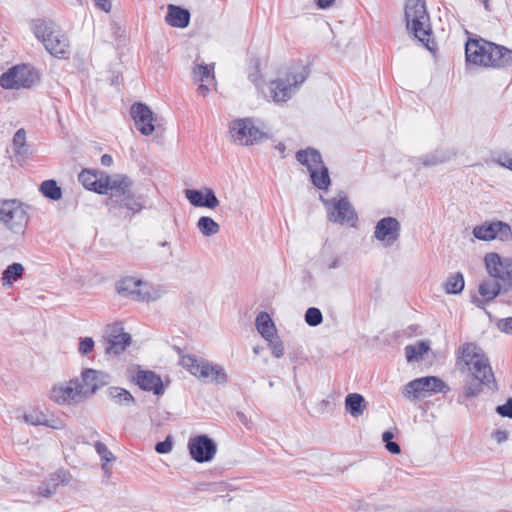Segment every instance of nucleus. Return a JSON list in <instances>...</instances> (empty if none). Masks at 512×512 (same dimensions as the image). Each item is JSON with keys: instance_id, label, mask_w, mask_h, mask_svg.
Returning <instances> with one entry per match:
<instances>
[{"instance_id": "f257e3e1", "label": "nucleus", "mask_w": 512, "mask_h": 512, "mask_svg": "<svg viewBox=\"0 0 512 512\" xmlns=\"http://www.w3.org/2000/svg\"><path fill=\"white\" fill-rule=\"evenodd\" d=\"M109 382L110 376L107 373L86 368L82 370L80 377L54 385L50 391V399L59 405H78Z\"/></svg>"}, {"instance_id": "f03ea898", "label": "nucleus", "mask_w": 512, "mask_h": 512, "mask_svg": "<svg viewBox=\"0 0 512 512\" xmlns=\"http://www.w3.org/2000/svg\"><path fill=\"white\" fill-rule=\"evenodd\" d=\"M133 181L126 175L117 174L113 176L112 186L106 205L109 210L126 209L132 215L140 213L147 208L148 197L144 194L132 191Z\"/></svg>"}, {"instance_id": "7ed1b4c3", "label": "nucleus", "mask_w": 512, "mask_h": 512, "mask_svg": "<svg viewBox=\"0 0 512 512\" xmlns=\"http://www.w3.org/2000/svg\"><path fill=\"white\" fill-rule=\"evenodd\" d=\"M309 68L302 62L290 65L285 73L268 84L269 98L276 104L289 101L306 81Z\"/></svg>"}, {"instance_id": "20e7f679", "label": "nucleus", "mask_w": 512, "mask_h": 512, "mask_svg": "<svg viewBox=\"0 0 512 512\" xmlns=\"http://www.w3.org/2000/svg\"><path fill=\"white\" fill-rule=\"evenodd\" d=\"M405 20L408 32L428 50L433 51L435 49V42L431 39L432 29L425 0H407Z\"/></svg>"}, {"instance_id": "39448f33", "label": "nucleus", "mask_w": 512, "mask_h": 512, "mask_svg": "<svg viewBox=\"0 0 512 512\" xmlns=\"http://www.w3.org/2000/svg\"><path fill=\"white\" fill-rule=\"evenodd\" d=\"M34 34L51 55L65 57L68 53V39L52 20H36L34 22Z\"/></svg>"}, {"instance_id": "423d86ee", "label": "nucleus", "mask_w": 512, "mask_h": 512, "mask_svg": "<svg viewBox=\"0 0 512 512\" xmlns=\"http://www.w3.org/2000/svg\"><path fill=\"white\" fill-rule=\"evenodd\" d=\"M30 207L18 199L0 200V223L14 234L23 235L30 220Z\"/></svg>"}, {"instance_id": "0eeeda50", "label": "nucleus", "mask_w": 512, "mask_h": 512, "mask_svg": "<svg viewBox=\"0 0 512 512\" xmlns=\"http://www.w3.org/2000/svg\"><path fill=\"white\" fill-rule=\"evenodd\" d=\"M180 364L193 376L202 381H211L216 384H225L227 382V374L220 365H213L204 358L197 357L192 354L183 355Z\"/></svg>"}, {"instance_id": "6e6552de", "label": "nucleus", "mask_w": 512, "mask_h": 512, "mask_svg": "<svg viewBox=\"0 0 512 512\" xmlns=\"http://www.w3.org/2000/svg\"><path fill=\"white\" fill-rule=\"evenodd\" d=\"M229 134L232 140L242 146L260 143L268 135L255 125L252 118L234 119L229 124Z\"/></svg>"}, {"instance_id": "1a4fd4ad", "label": "nucleus", "mask_w": 512, "mask_h": 512, "mask_svg": "<svg viewBox=\"0 0 512 512\" xmlns=\"http://www.w3.org/2000/svg\"><path fill=\"white\" fill-rule=\"evenodd\" d=\"M39 81L37 71L29 65H16L3 73L0 86L4 89L31 88Z\"/></svg>"}, {"instance_id": "9d476101", "label": "nucleus", "mask_w": 512, "mask_h": 512, "mask_svg": "<svg viewBox=\"0 0 512 512\" xmlns=\"http://www.w3.org/2000/svg\"><path fill=\"white\" fill-rule=\"evenodd\" d=\"M488 275L498 281L502 287H512V257H501L498 253H487L484 257Z\"/></svg>"}, {"instance_id": "9b49d317", "label": "nucleus", "mask_w": 512, "mask_h": 512, "mask_svg": "<svg viewBox=\"0 0 512 512\" xmlns=\"http://www.w3.org/2000/svg\"><path fill=\"white\" fill-rule=\"evenodd\" d=\"M116 291L119 295L134 301L149 302L155 300L147 283L131 276L121 278L116 283Z\"/></svg>"}, {"instance_id": "f8f14e48", "label": "nucleus", "mask_w": 512, "mask_h": 512, "mask_svg": "<svg viewBox=\"0 0 512 512\" xmlns=\"http://www.w3.org/2000/svg\"><path fill=\"white\" fill-rule=\"evenodd\" d=\"M449 387L446 383L438 377L428 376L414 379L404 386V396L410 398L418 397L421 392L429 393H446Z\"/></svg>"}, {"instance_id": "ddd939ff", "label": "nucleus", "mask_w": 512, "mask_h": 512, "mask_svg": "<svg viewBox=\"0 0 512 512\" xmlns=\"http://www.w3.org/2000/svg\"><path fill=\"white\" fill-rule=\"evenodd\" d=\"M188 449L191 458L198 463L211 461L217 451L214 441L206 435H198L190 438Z\"/></svg>"}, {"instance_id": "4468645a", "label": "nucleus", "mask_w": 512, "mask_h": 512, "mask_svg": "<svg viewBox=\"0 0 512 512\" xmlns=\"http://www.w3.org/2000/svg\"><path fill=\"white\" fill-rule=\"evenodd\" d=\"M328 218L330 221L355 226L357 214L346 197L332 199L328 207Z\"/></svg>"}, {"instance_id": "2eb2a0df", "label": "nucleus", "mask_w": 512, "mask_h": 512, "mask_svg": "<svg viewBox=\"0 0 512 512\" xmlns=\"http://www.w3.org/2000/svg\"><path fill=\"white\" fill-rule=\"evenodd\" d=\"M78 180L86 189L107 195L112 186L113 176L104 172L83 170L79 174Z\"/></svg>"}, {"instance_id": "dca6fc26", "label": "nucleus", "mask_w": 512, "mask_h": 512, "mask_svg": "<svg viewBox=\"0 0 512 512\" xmlns=\"http://www.w3.org/2000/svg\"><path fill=\"white\" fill-rule=\"evenodd\" d=\"M473 235L475 238L484 241L493 239L508 241L512 239V230L507 223L497 221L474 227Z\"/></svg>"}, {"instance_id": "f3484780", "label": "nucleus", "mask_w": 512, "mask_h": 512, "mask_svg": "<svg viewBox=\"0 0 512 512\" xmlns=\"http://www.w3.org/2000/svg\"><path fill=\"white\" fill-rule=\"evenodd\" d=\"M400 223L394 217L380 219L374 230V237L382 242L384 247L392 246L400 237Z\"/></svg>"}, {"instance_id": "a211bd4d", "label": "nucleus", "mask_w": 512, "mask_h": 512, "mask_svg": "<svg viewBox=\"0 0 512 512\" xmlns=\"http://www.w3.org/2000/svg\"><path fill=\"white\" fill-rule=\"evenodd\" d=\"M137 130L144 136L151 135L155 127L153 125V112L144 103H134L130 109Z\"/></svg>"}, {"instance_id": "6ab92c4d", "label": "nucleus", "mask_w": 512, "mask_h": 512, "mask_svg": "<svg viewBox=\"0 0 512 512\" xmlns=\"http://www.w3.org/2000/svg\"><path fill=\"white\" fill-rule=\"evenodd\" d=\"M107 354L119 355L131 342L130 334L123 331V328L118 325H113L109 328L105 336Z\"/></svg>"}, {"instance_id": "aec40b11", "label": "nucleus", "mask_w": 512, "mask_h": 512, "mask_svg": "<svg viewBox=\"0 0 512 512\" xmlns=\"http://www.w3.org/2000/svg\"><path fill=\"white\" fill-rule=\"evenodd\" d=\"M467 369L471 371L474 379L480 381L488 387H491L492 384L493 389H497L495 376L490 365V361L485 353L481 354L480 357L476 359L475 362H473V364Z\"/></svg>"}, {"instance_id": "412c9836", "label": "nucleus", "mask_w": 512, "mask_h": 512, "mask_svg": "<svg viewBox=\"0 0 512 512\" xmlns=\"http://www.w3.org/2000/svg\"><path fill=\"white\" fill-rule=\"evenodd\" d=\"M486 67L502 68L512 63V51L504 46L488 42Z\"/></svg>"}, {"instance_id": "4be33fe9", "label": "nucleus", "mask_w": 512, "mask_h": 512, "mask_svg": "<svg viewBox=\"0 0 512 512\" xmlns=\"http://www.w3.org/2000/svg\"><path fill=\"white\" fill-rule=\"evenodd\" d=\"M481 354H484V351L475 343H464L457 351L456 365L461 371H464L470 367Z\"/></svg>"}, {"instance_id": "5701e85b", "label": "nucleus", "mask_w": 512, "mask_h": 512, "mask_svg": "<svg viewBox=\"0 0 512 512\" xmlns=\"http://www.w3.org/2000/svg\"><path fill=\"white\" fill-rule=\"evenodd\" d=\"M487 41L469 40L465 45L466 60L469 63L486 67Z\"/></svg>"}, {"instance_id": "b1692460", "label": "nucleus", "mask_w": 512, "mask_h": 512, "mask_svg": "<svg viewBox=\"0 0 512 512\" xmlns=\"http://www.w3.org/2000/svg\"><path fill=\"white\" fill-rule=\"evenodd\" d=\"M136 383L144 391H152L155 395L164 393V386L160 376L152 371H138Z\"/></svg>"}, {"instance_id": "393cba45", "label": "nucleus", "mask_w": 512, "mask_h": 512, "mask_svg": "<svg viewBox=\"0 0 512 512\" xmlns=\"http://www.w3.org/2000/svg\"><path fill=\"white\" fill-rule=\"evenodd\" d=\"M296 159L308 169L309 173L325 165L320 152L311 147L297 151Z\"/></svg>"}, {"instance_id": "a878e982", "label": "nucleus", "mask_w": 512, "mask_h": 512, "mask_svg": "<svg viewBox=\"0 0 512 512\" xmlns=\"http://www.w3.org/2000/svg\"><path fill=\"white\" fill-rule=\"evenodd\" d=\"M14 156L12 158L19 165H23L28 157V147L26 144V131L20 128L13 136Z\"/></svg>"}, {"instance_id": "bb28decb", "label": "nucleus", "mask_w": 512, "mask_h": 512, "mask_svg": "<svg viewBox=\"0 0 512 512\" xmlns=\"http://www.w3.org/2000/svg\"><path fill=\"white\" fill-rule=\"evenodd\" d=\"M165 21L172 27L185 28L189 25L190 13L179 6L169 5Z\"/></svg>"}, {"instance_id": "cd10ccee", "label": "nucleus", "mask_w": 512, "mask_h": 512, "mask_svg": "<svg viewBox=\"0 0 512 512\" xmlns=\"http://www.w3.org/2000/svg\"><path fill=\"white\" fill-rule=\"evenodd\" d=\"M24 274V266L21 263L14 262L8 265L1 276V284L5 288H10L13 284L21 279Z\"/></svg>"}, {"instance_id": "c85d7f7f", "label": "nucleus", "mask_w": 512, "mask_h": 512, "mask_svg": "<svg viewBox=\"0 0 512 512\" xmlns=\"http://www.w3.org/2000/svg\"><path fill=\"white\" fill-rule=\"evenodd\" d=\"M455 156V153L447 149H438L434 152L424 155L420 158V161L425 167H432L439 164H443L451 160Z\"/></svg>"}, {"instance_id": "c756f323", "label": "nucleus", "mask_w": 512, "mask_h": 512, "mask_svg": "<svg viewBox=\"0 0 512 512\" xmlns=\"http://www.w3.org/2000/svg\"><path fill=\"white\" fill-rule=\"evenodd\" d=\"M345 409L351 416L359 417L366 409V401L361 394H348L345 398Z\"/></svg>"}, {"instance_id": "7c9ffc66", "label": "nucleus", "mask_w": 512, "mask_h": 512, "mask_svg": "<svg viewBox=\"0 0 512 512\" xmlns=\"http://www.w3.org/2000/svg\"><path fill=\"white\" fill-rule=\"evenodd\" d=\"M509 289L502 287V285L494 280H484L479 284L478 291L485 302L491 301L496 298L501 291L507 292Z\"/></svg>"}, {"instance_id": "2f4dec72", "label": "nucleus", "mask_w": 512, "mask_h": 512, "mask_svg": "<svg viewBox=\"0 0 512 512\" xmlns=\"http://www.w3.org/2000/svg\"><path fill=\"white\" fill-rule=\"evenodd\" d=\"M257 331L264 339H268L276 334V327L267 312H260L255 320Z\"/></svg>"}, {"instance_id": "473e14b6", "label": "nucleus", "mask_w": 512, "mask_h": 512, "mask_svg": "<svg viewBox=\"0 0 512 512\" xmlns=\"http://www.w3.org/2000/svg\"><path fill=\"white\" fill-rule=\"evenodd\" d=\"M108 397L118 405L129 406L134 403V397L132 394L121 387H109L107 390Z\"/></svg>"}, {"instance_id": "72a5a7b5", "label": "nucleus", "mask_w": 512, "mask_h": 512, "mask_svg": "<svg viewBox=\"0 0 512 512\" xmlns=\"http://www.w3.org/2000/svg\"><path fill=\"white\" fill-rule=\"evenodd\" d=\"M429 348V343L426 341H419L414 345H407L404 349L407 361H418L428 352Z\"/></svg>"}, {"instance_id": "f704fd0d", "label": "nucleus", "mask_w": 512, "mask_h": 512, "mask_svg": "<svg viewBox=\"0 0 512 512\" xmlns=\"http://www.w3.org/2000/svg\"><path fill=\"white\" fill-rule=\"evenodd\" d=\"M199 232L205 237H211L219 233L220 226L211 217L202 216L197 221Z\"/></svg>"}, {"instance_id": "c9c22d12", "label": "nucleus", "mask_w": 512, "mask_h": 512, "mask_svg": "<svg viewBox=\"0 0 512 512\" xmlns=\"http://www.w3.org/2000/svg\"><path fill=\"white\" fill-rule=\"evenodd\" d=\"M310 177L312 183L320 190L328 189L331 183L328 168L325 165L320 167L318 170L312 171V173H310Z\"/></svg>"}, {"instance_id": "e433bc0d", "label": "nucleus", "mask_w": 512, "mask_h": 512, "mask_svg": "<svg viewBox=\"0 0 512 512\" xmlns=\"http://www.w3.org/2000/svg\"><path fill=\"white\" fill-rule=\"evenodd\" d=\"M464 285L465 282L462 273L457 272L451 274L445 282V292L447 294H458L462 292V290L464 289Z\"/></svg>"}, {"instance_id": "4c0bfd02", "label": "nucleus", "mask_w": 512, "mask_h": 512, "mask_svg": "<svg viewBox=\"0 0 512 512\" xmlns=\"http://www.w3.org/2000/svg\"><path fill=\"white\" fill-rule=\"evenodd\" d=\"M40 192L51 200H59L62 197L61 188L55 180H45L40 185Z\"/></svg>"}, {"instance_id": "58836bf2", "label": "nucleus", "mask_w": 512, "mask_h": 512, "mask_svg": "<svg viewBox=\"0 0 512 512\" xmlns=\"http://www.w3.org/2000/svg\"><path fill=\"white\" fill-rule=\"evenodd\" d=\"M214 64L204 65L195 64L192 70L193 80L196 82H206L209 78H214Z\"/></svg>"}, {"instance_id": "ea45409f", "label": "nucleus", "mask_w": 512, "mask_h": 512, "mask_svg": "<svg viewBox=\"0 0 512 512\" xmlns=\"http://www.w3.org/2000/svg\"><path fill=\"white\" fill-rule=\"evenodd\" d=\"M58 487L57 482L50 474L39 484L38 494L45 498L51 497L56 493Z\"/></svg>"}, {"instance_id": "a19ab883", "label": "nucleus", "mask_w": 512, "mask_h": 512, "mask_svg": "<svg viewBox=\"0 0 512 512\" xmlns=\"http://www.w3.org/2000/svg\"><path fill=\"white\" fill-rule=\"evenodd\" d=\"M23 418L26 423L34 425V426L43 425V426H48V427H52V428H58L57 426L48 422L45 418V415L42 412L33 411L30 413H26L23 416Z\"/></svg>"}, {"instance_id": "79ce46f5", "label": "nucleus", "mask_w": 512, "mask_h": 512, "mask_svg": "<svg viewBox=\"0 0 512 512\" xmlns=\"http://www.w3.org/2000/svg\"><path fill=\"white\" fill-rule=\"evenodd\" d=\"M95 447V450L96 452L98 453V455L100 456L101 458V461H102V468L107 472V469H106V466L109 462H112L115 460V457L113 456V454L109 451V449L107 448V446L102 443V442H99L97 441L94 445Z\"/></svg>"}, {"instance_id": "37998d69", "label": "nucleus", "mask_w": 512, "mask_h": 512, "mask_svg": "<svg viewBox=\"0 0 512 512\" xmlns=\"http://www.w3.org/2000/svg\"><path fill=\"white\" fill-rule=\"evenodd\" d=\"M305 321L311 327L320 325L323 321L322 312L316 307L308 308L305 312Z\"/></svg>"}, {"instance_id": "c03bdc74", "label": "nucleus", "mask_w": 512, "mask_h": 512, "mask_svg": "<svg viewBox=\"0 0 512 512\" xmlns=\"http://www.w3.org/2000/svg\"><path fill=\"white\" fill-rule=\"evenodd\" d=\"M266 340L268 341L272 354L276 358H281L284 355V345L281 339L275 334Z\"/></svg>"}, {"instance_id": "a18cd8bd", "label": "nucleus", "mask_w": 512, "mask_h": 512, "mask_svg": "<svg viewBox=\"0 0 512 512\" xmlns=\"http://www.w3.org/2000/svg\"><path fill=\"white\" fill-rule=\"evenodd\" d=\"M185 196L193 206L203 207L204 194L202 191L196 189H186Z\"/></svg>"}, {"instance_id": "49530a36", "label": "nucleus", "mask_w": 512, "mask_h": 512, "mask_svg": "<svg viewBox=\"0 0 512 512\" xmlns=\"http://www.w3.org/2000/svg\"><path fill=\"white\" fill-rule=\"evenodd\" d=\"M219 205V200L216 197L214 191L210 188L205 189L203 207L214 209Z\"/></svg>"}, {"instance_id": "de8ad7c7", "label": "nucleus", "mask_w": 512, "mask_h": 512, "mask_svg": "<svg viewBox=\"0 0 512 512\" xmlns=\"http://www.w3.org/2000/svg\"><path fill=\"white\" fill-rule=\"evenodd\" d=\"M483 386H486L485 384L478 382L469 383L464 388V394L466 397H476L483 391Z\"/></svg>"}, {"instance_id": "09e8293b", "label": "nucleus", "mask_w": 512, "mask_h": 512, "mask_svg": "<svg viewBox=\"0 0 512 512\" xmlns=\"http://www.w3.org/2000/svg\"><path fill=\"white\" fill-rule=\"evenodd\" d=\"M94 345V340L91 337L81 338L78 351L82 355H88L93 351Z\"/></svg>"}, {"instance_id": "8fccbe9b", "label": "nucleus", "mask_w": 512, "mask_h": 512, "mask_svg": "<svg viewBox=\"0 0 512 512\" xmlns=\"http://www.w3.org/2000/svg\"><path fill=\"white\" fill-rule=\"evenodd\" d=\"M173 448V442L171 436H168L164 441L158 442L155 445V450L159 454H166L171 452Z\"/></svg>"}, {"instance_id": "3c124183", "label": "nucleus", "mask_w": 512, "mask_h": 512, "mask_svg": "<svg viewBox=\"0 0 512 512\" xmlns=\"http://www.w3.org/2000/svg\"><path fill=\"white\" fill-rule=\"evenodd\" d=\"M496 413L502 417L512 418V398H509L505 404L497 406Z\"/></svg>"}, {"instance_id": "603ef678", "label": "nucleus", "mask_w": 512, "mask_h": 512, "mask_svg": "<svg viewBox=\"0 0 512 512\" xmlns=\"http://www.w3.org/2000/svg\"><path fill=\"white\" fill-rule=\"evenodd\" d=\"M498 329L506 334L512 333V317L500 319L497 323Z\"/></svg>"}, {"instance_id": "864d4df0", "label": "nucleus", "mask_w": 512, "mask_h": 512, "mask_svg": "<svg viewBox=\"0 0 512 512\" xmlns=\"http://www.w3.org/2000/svg\"><path fill=\"white\" fill-rule=\"evenodd\" d=\"M51 476L55 479L58 486L60 484H67L70 481V474L64 470H58L55 473H52Z\"/></svg>"}, {"instance_id": "5fc2aeb1", "label": "nucleus", "mask_w": 512, "mask_h": 512, "mask_svg": "<svg viewBox=\"0 0 512 512\" xmlns=\"http://www.w3.org/2000/svg\"><path fill=\"white\" fill-rule=\"evenodd\" d=\"M495 162L502 166V167H505L509 170L512 171V156L510 154H502V155H499L496 159H495Z\"/></svg>"}, {"instance_id": "6e6d98bb", "label": "nucleus", "mask_w": 512, "mask_h": 512, "mask_svg": "<svg viewBox=\"0 0 512 512\" xmlns=\"http://www.w3.org/2000/svg\"><path fill=\"white\" fill-rule=\"evenodd\" d=\"M94 2L97 8L101 9L106 13L110 12L112 8V3L110 0H94Z\"/></svg>"}, {"instance_id": "4d7b16f0", "label": "nucleus", "mask_w": 512, "mask_h": 512, "mask_svg": "<svg viewBox=\"0 0 512 512\" xmlns=\"http://www.w3.org/2000/svg\"><path fill=\"white\" fill-rule=\"evenodd\" d=\"M493 438L498 442L502 443L508 439V433L505 430H496L493 432Z\"/></svg>"}, {"instance_id": "13d9d810", "label": "nucleus", "mask_w": 512, "mask_h": 512, "mask_svg": "<svg viewBox=\"0 0 512 512\" xmlns=\"http://www.w3.org/2000/svg\"><path fill=\"white\" fill-rule=\"evenodd\" d=\"M385 447L391 454H399L401 452L399 444L394 441H387Z\"/></svg>"}, {"instance_id": "bf43d9fd", "label": "nucleus", "mask_w": 512, "mask_h": 512, "mask_svg": "<svg viewBox=\"0 0 512 512\" xmlns=\"http://www.w3.org/2000/svg\"><path fill=\"white\" fill-rule=\"evenodd\" d=\"M335 3V0H316V5L319 9L330 8Z\"/></svg>"}, {"instance_id": "052dcab7", "label": "nucleus", "mask_w": 512, "mask_h": 512, "mask_svg": "<svg viewBox=\"0 0 512 512\" xmlns=\"http://www.w3.org/2000/svg\"><path fill=\"white\" fill-rule=\"evenodd\" d=\"M208 93H209L208 86L205 85L204 82H201V84L197 87V94L205 97Z\"/></svg>"}, {"instance_id": "680f3d73", "label": "nucleus", "mask_w": 512, "mask_h": 512, "mask_svg": "<svg viewBox=\"0 0 512 512\" xmlns=\"http://www.w3.org/2000/svg\"><path fill=\"white\" fill-rule=\"evenodd\" d=\"M112 157L108 154H104L102 155L101 157V163L104 165V166H109L112 164Z\"/></svg>"}, {"instance_id": "e2e57ef3", "label": "nucleus", "mask_w": 512, "mask_h": 512, "mask_svg": "<svg viewBox=\"0 0 512 512\" xmlns=\"http://www.w3.org/2000/svg\"><path fill=\"white\" fill-rule=\"evenodd\" d=\"M394 437L393 433L391 431H385L382 434V440L387 444V441H392V438Z\"/></svg>"}, {"instance_id": "0e129e2a", "label": "nucleus", "mask_w": 512, "mask_h": 512, "mask_svg": "<svg viewBox=\"0 0 512 512\" xmlns=\"http://www.w3.org/2000/svg\"><path fill=\"white\" fill-rule=\"evenodd\" d=\"M237 416L239 418V420L244 424V425H247V417L244 413L242 412H238L237 413Z\"/></svg>"}, {"instance_id": "69168bd1", "label": "nucleus", "mask_w": 512, "mask_h": 512, "mask_svg": "<svg viewBox=\"0 0 512 512\" xmlns=\"http://www.w3.org/2000/svg\"><path fill=\"white\" fill-rule=\"evenodd\" d=\"M278 149H279L280 151H284L285 147H284V145H283V144H279V145H278Z\"/></svg>"}, {"instance_id": "338daca9", "label": "nucleus", "mask_w": 512, "mask_h": 512, "mask_svg": "<svg viewBox=\"0 0 512 512\" xmlns=\"http://www.w3.org/2000/svg\"><path fill=\"white\" fill-rule=\"evenodd\" d=\"M328 404H329V402H328V401H326V400H322V401H321V405L327 406Z\"/></svg>"}, {"instance_id": "774afa93", "label": "nucleus", "mask_w": 512, "mask_h": 512, "mask_svg": "<svg viewBox=\"0 0 512 512\" xmlns=\"http://www.w3.org/2000/svg\"><path fill=\"white\" fill-rule=\"evenodd\" d=\"M476 302H477V307H480L482 302L480 300H477Z\"/></svg>"}]
</instances>
